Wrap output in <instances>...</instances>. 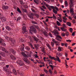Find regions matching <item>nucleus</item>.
Listing matches in <instances>:
<instances>
[{
  "label": "nucleus",
  "mask_w": 76,
  "mask_h": 76,
  "mask_svg": "<svg viewBox=\"0 0 76 76\" xmlns=\"http://www.w3.org/2000/svg\"><path fill=\"white\" fill-rule=\"evenodd\" d=\"M10 51L13 54H14V55H15V53H16V51H15L14 50L12 49H10Z\"/></svg>",
  "instance_id": "f8f14e48"
},
{
  "label": "nucleus",
  "mask_w": 76,
  "mask_h": 76,
  "mask_svg": "<svg viewBox=\"0 0 76 76\" xmlns=\"http://www.w3.org/2000/svg\"><path fill=\"white\" fill-rule=\"evenodd\" d=\"M65 35L67 37H68L69 35V32L66 31L65 33Z\"/></svg>",
  "instance_id": "2f4dec72"
},
{
  "label": "nucleus",
  "mask_w": 76,
  "mask_h": 76,
  "mask_svg": "<svg viewBox=\"0 0 76 76\" xmlns=\"http://www.w3.org/2000/svg\"><path fill=\"white\" fill-rule=\"evenodd\" d=\"M44 31H43V33L44 35H45L46 37H48V35H47V34H48V33H47V31H46L45 29H44Z\"/></svg>",
  "instance_id": "9b49d317"
},
{
  "label": "nucleus",
  "mask_w": 76,
  "mask_h": 76,
  "mask_svg": "<svg viewBox=\"0 0 76 76\" xmlns=\"http://www.w3.org/2000/svg\"><path fill=\"white\" fill-rule=\"evenodd\" d=\"M51 45L52 46V47H54V42H51Z\"/></svg>",
  "instance_id": "58836bf2"
},
{
  "label": "nucleus",
  "mask_w": 76,
  "mask_h": 76,
  "mask_svg": "<svg viewBox=\"0 0 76 76\" xmlns=\"http://www.w3.org/2000/svg\"><path fill=\"white\" fill-rule=\"evenodd\" d=\"M66 24L69 26H71V25H72V24L69 22H67L66 23Z\"/></svg>",
  "instance_id": "6ab92c4d"
},
{
  "label": "nucleus",
  "mask_w": 76,
  "mask_h": 76,
  "mask_svg": "<svg viewBox=\"0 0 76 76\" xmlns=\"http://www.w3.org/2000/svg\"><path fill=\"white\" fill-rule=\"evenodd\" d=\"M45 22H48V19L47 18L45 20Z\"/></svg>",
  "instance_id": "774afa93"
},
{
  "label": "nucleus",
  "mask_w": 76,
  "mask_h": 76,
  "mask_svg": "<svg viewBox=\"0 0 76 76\" xmlns=\"http://www.w3.org/2000/svg\"><path fill=\"white\" fill-rule=\"evenodd\" d=\"M22 10L24 12H25V13H27L28 12L26 9H22Z\"/></svg>",
  "instance_id": "4be33fe9"
},
{
  "label": "nucleus",
  "mask_w": 76,
  "mask_h": 76,
  "mask_svg": "<svg viewBox=\"0 0 76 76\" xmlns=\"http://www.w3.org/2000/svg\"><path fill=\"white\" fill-rule=\"evenodd\" d=\"M58 51H61V48L60 47H58Z\"/></svg>",
  "instance_id": "cd10ccee"
},
{
  "label": "nucleus",
  "mask_w": 76,
  "mask_h": 76,
  "mask_svg": "<svg viewBox=\"0 0 76 76\" xmlns=\"http://www.w3.org/2000/svg\"><path fill=\"white\" fill-rule=\"evenodd\" d=\"M3 69H4V70H5V71L7 72V74H9V75L10 74V73H11V72H9V71L7 72V70L6 68V67H4Z\"/></svg>",
  "instance_id": "2eb2a0df"
},
{
  "label": "nucleus",
  "mask_w": 76,
  "mask_h": 76,
  "mask_svg": "<svg viewBox=\"0 0 76 76\" xmlns=\"http://www.w3.org/2000/svg\"><path fill=\"white\" fill-rule=\"evenodd\" d=\"M26 50H28V51H29V50H30V48H29V47H28V46H26Z\"/></svg>",
  "instance_id": "7c9ffc66"
},
{
  "label": "nucleus",
  "mask_w": 76,
  "mask_h": 76,
  "mask_svg": "<svg viewBox=\"0 0 76 76\" xmlns=\"http://www.w3.org/2000/svg\"><path fill=\"white\" fill-rule=\"evenodd\" d=\"M56 23L57 25H58V26H60V25H61V24H60V22H58V21H57Z\"/></svg>",
  "instance_id": "c85d7f7f"
},
{
  "label": "nucleus",
  "mask_w": 76,
  "mask_h": 76,
  "mask_svg": "<svg viewBox=\"0 0 76 76\" xmlns=\"http://www.w3.org/2000/svg\"><path fill=\"white\" fill-rule=\"evenodd\" d=\"M75 32H76L75 31L74 32H73L72 33V36H74L75 35Z\"/></svg>",
  "instance_id": "6e6d98bb"
},
{
  "label": "nucleus",
  "mask_w": 76,
  "mask_h": 76,
  "mask_svg": "<svg viewBox=\"0 0 76 76\" xmlns=\"http://www.w3.org/2000/svg\"><path fill=\"white\" fill-rule=\"evenodd\" d=\"M2 50V51H5V50H6L5 48H2V49H1Z\"/></svg>",
  "instance_id": "052dcab7"
},
{
  "label": "nucleus",
  "mask_w": 76,
  "mask_h": 76,
  "mask_svg": "<svg viewBox=\"0 0 76 76\" xmlns=\"http://www.w3.org/2000/svg\"><path fill=\"white\" fill-rule=\"evenodd\" d=\"M20 19H21V17H19L18 18H17V21H18V20H20Z\"/></svg>",
  "instance_id": "ea45409f"
},
{
  "label": "nucleus",
  "mask_w": 76,
  "mask_h": 76,
  "mask_svg": "<svg viewBox=\"0 0 76 76\" xmlns=\"http://www.w3.org/2000/svg\"><path fill=\"white\" fill-rule=\"evenodd\" d=\"M43 22L45 24V26H47V24L45 23V21H43Z\"/></svg>",
  "instance_id": "49530a36"
},
{
  "label": "nucleus",
  "mask_w": 76,
  "mask_h": 76,
  "mask_svg": "<svg viewBox=\"0 0 76 76\" xmlns=\"http://www.w3.org/2000/svg\"><path fill=\"white\" fill-rule=\"evenodd\" d=\"M70 13H74V11H73V8H71L70 9Z\"/></svg>",
  "instance_id": "a878e982"
},
{
  "label": "nucleus",
  "mask_w": 76,
  "mask_h": 76,
  "mask_svg": "<svg viewBox=\"0 0 76 76\" xmlns=\"http://www.w3.org/2000/svg\"><path fill=\"white\" fill-rule=\"evenodd\" d=\"M70 4V8H72L73 6V4Z\"/></svg>",
  "instance_id": "72a5a7b5"
},
{
  "label": "nucleus",
  "mask_w": 76,
  "mask_h": 76,
  "mask_svg": "<svg viewBox=\"0 0 76 76\" xmlns=\"http://www.w3.org/2000/svg\"><path fill=\"white\" fill-rule=\"evenodd\" d=\"M43 3H44V4H45L46 6H47L46 5H48V7H50V6L49 5L47 4L44 1Z\"/></svg>",
  "instance_id": "a19ab883"
},
{
  "label": "nucleus",
  "mask_w": 76,
  "mask_h": 76,
  "mask_svg": "<svg viewBox=\"0 0 76 76\" xmlns=\"http://www.w3.org/2000/svg\"><path fill=\"white\" fill-rule=\"evenodd\" d=\"M17 11H18V12L20 13H22V12H21V11L20 10V9H19V8L18 7L17 8Z\"/></svg>",
  "instance_id": "b1692460"
},
{
  "label": "nucleus",
  "mask_w": 76,
  "mask_h": 76,
  "mask_svg": "<svg viewBox=\"0 0 76 76\" xmlns=\"http://www.w3.org/2000/svg\"><path fill=\"white\" fill-rule=\"evenodd\" d=\"M35 58H38V56H37V54L35 55Z\"/></svg>",
  "instance_id": "338daca9"
},
{
  "label": "nucleus",
  "mask_w": 76,
  "mask_h": 76,
  "mask_svg": "<svg viewBox=\"0 0 76 76\" xmlns=\"http://www.w3.org/2000/svg\"><path fill=\"white\" fill-rule=\"evenodd\" d=\"M53 19H56V17L55 16V15H54V14H53Z\"/></svg>",
  "instance_id": "c9c22d12"
},
{
  "label": "nucleus",
  "mask_w": 76,
  "mask_h": 76,
  "mask_svg": "<svg viewBox=\"0 0 76 76\" xmlns=\"http://www.w3.org/2000/svg\"><path fill=\"white\" fill-rule=\"evenodd\" d=\"M10 58L11 59H12V60H16V58H15L14 56L12 55H10Z\"/></svg>",
  "instance_id": "ddd939ff"
},
{
  "label": "nucleus",
  "mask_w": 76,
  "mask_h": 76,
  "mask_svg": "<svg viewBox=\"0 0 76 76\" xmlns=\"http://www.w3.org/2000/svg\"><path fill=\"white\" fill-rule=\"evenodd\" d=\"M49 57L51 59V60H54L55 61H58L59 63H61V61H60V58L59 57H58L57 58H56L54 57H52L50 56H49Z\"/></svg>",
  "instance_id": "7ed1b4c3"
},
{
  "label": "nucleus",
  "mask_w": 76,
  "mask_h": 76,
  "mask_svg": "<svg viewBox=\"0 0 76 76\" xmlns=\"http://www.w3.org/2000/svg\"><path fill=\"white\" fill-rule=\"evenodd\" d=\"M72 22H73V23H76L75 20L74 19L72 21Z\"/></svg>",
  "instance_id": "4d7b16f0"
},
{
  "label": "nucleus",
  "mask_w": 76,
  "mask_h": 76,
  "mask_svg": "<svg viewBox=\"0 0 76 76\" xmlns=\"http://www.w3.org/2000/svg\"><path fill=\"white\" fill-rule=\"evenodd\" d=\"M46 6L48 8V9H49L50 11H51V9H53V13L55 14H57V11L55 10V7H54L51 6L48 7V5H46Z\"/></svg>",
  "instance_id": "f257e3e1"
},
{
  "label": "nucleus",
  "mask_w": 76,
  "mask_h": 76,
  "mask_svg": "<svg viewBox=\"0 0 76 76\" xmlns=\"http://www.w3.org/2000/svg\"><path fill=\"white\" fill-rule=\"evenodd\" d=\"M49 72L50 74H52V71H51V69H49Z\"/></svg>",
  "instance_id": "864d4df0"
},
{
  "label": "nucleus",
  "mask_w": 76,
  "mask_h": 76,
  "mask_svg": "<svg viewBox=\"0 0 76 76\" xmlns=\"http://www.w3.org/2000/svg\"><path fill=\"white\" fill-rule=\"evenodd\" d=\"M61 29L62 30V31H64V32L66 31V30H64L62 27H61Z\"/></svg>",
  "instance_id": "c03bdc74"
},
{
  "label": "nucleus",
  "mask_w": 76,
  "mask_h": 76,
  "mask_svg": "<svg viewBox=\"0 0 76 76\" xmlns=\"http://www.w3.org/2000/svg\"><path fill=\"white\" fill-rule=\"evenodd\" d=\"M55 9H56V10H57V11H58V8H57V7L56 6L55 7Z\"/></svg>",
  "instance_id": "3c124183"
},
{
  "label": "nucleus",
  "mask_w": 76,
  "mask_h": 76,
  "mask_svg": "<svg viewBox=\"0 0 76 76\" xmlns=\"http://www.w3.org/2000/svg\"><path fill=\"white\" fill-rule=\"evenodd\" d=\"M3 8H4V9H7L9 8V7L8 6H3Z\"/></svg>",
  "instance_id": "bb28decb"
},
{
  "label": "nucleus",
  "mask_w": 76,
  "mask_h": 76,
  "mask_svg": "<svg viewBox=\"0 0 76 76\" xmlns=\"http://www.w3.org/2000/svg\"><path fill=\"white\" fill-rule=\"evenodd\" d=\"M58 57H61V56H62V53H58Z\"/></svg>",
  "instance_id": "e433bc0d"
},
{
  "label": "nucleus",
  "mask_w": 76,
  "mask_h": 76,
  "mask_svg": "<svg viewBox=\"0 0 76 76\" xmlns=\"http://www.w3.org/2000/svg\"><path fill=\"white\" fill-rule=\"evenodd\" d=\"M22 54V55H23V56H24V57H28V55H27L26 54H25L24 53H23Z\"/></svg>",
  "instance_id": "a211bd4d"
},
{
  "label": "nucleus",
  "mask_w": 76,
  "mask_h": 76,
  "mask_svg": "<svg viewBox=\"0 0 76 76\" xmlns=\"http://www.w3.org/2000/svg\"><path fill=\"white\" fill-rule=\"evenodd\" d=\"M30 45L31 46V48H32L33 47V46L31 44V43L30 44Z\"/></svg>",
  "instance_id": "0e129e2a"
},
{
  "label": "nucleus",
  "mask_w": 76,
  "mask_h": 76,
  "mask_svg": "<svg viewBox=\"0 0 76 76\" xmlns=\"http://www.w3.org/2000/svg\"><path fill=\"white\" fill-rule=\"evenodd\" d=\"M1 13H0V19H1V20L2 22H6V19L4 17H1Z\"/></svg>",
  "instance_id": "39448f33"
},
{
  "label": "nucleus",
  "mask_w": 76,
  "mask_h": 76,
  "mask_svg": "<svg viewBox=\"0 0 76 76\" xmlns=\"http://www.w3.org/2000/svg\"><path fill=\"white\" fill-rule=\"evenodd\" d=\"M9 40L11 42H12V43H13V44H15V40L14 39L11 38H10Z\"/></svg>",
  "instance_id": "9d476101"
},
{
  "label": "nucleus",
  "mask_w": 76,
  "mask_h": 76,
  "mask_svg": "<svg viewBox=\"0 0 76 76\" xmlns=\"http://www.w3.org/2000/svg\"><path fill=\"white\" fill-rule=\"evenodd\" d=\"M52 41H53L54 43H55L56 44L57 43H58V42L55 41L54 39L52 38Z\"/></svg>",
  "instance_id": "aec40b11"
},
{
  "label": "nucleus",
  "mask_w": 76,
  "mask_h": 76,
  "mask_svg": "<svg viewBox=\"0 0 76 76\" xmlns=\"http://www.w3.org/2000/svg\"><path fill=\"white\" fill-rule=\"evenodd\" d=\"M23 60L26 63H28V64H30V62H29V61L26 58H23Z\"/></svg>",
  "instance_id": "6e6552de"
},
{
  "label": "nucleus",
  "mask_w": 76,
  "mask_h": 76,
  "mask_svg": "<svg viewBox=\"0 0 76 76\" xmlns=\"http://www.w3.org/2000/svg\"><path fill=\"white\" fill-rule=\"evenodd\" d=\"M66 42H71L72 41L70 40H66Z\"/></svg>",
  "instance_id": "603ef678"
},
{
  "label": "nucleus",
  "mask_w": 76,
  "mask_h": 76,
  "mask_svg": "<svg viewBox=\"0 0 76 76\" xmlns=\"http://www.w3.org/2000/svg\"><path fill=\"white\" fill-rule=\"evenodd\" d=\"M3 42V39H0V43H1Z\"/></svg>",
  "instance_id": "13d9d810"
},
{
  "label": "nucleus",
  "mask_w": 76,
  "mask_h": 76,
  "mask_svg": "<svg viewBox=\"0 0 76 76\" xmlns=\"http://www.w3.org/2000/svg\"><path fill=\"white\" fill-rule=\"evenodd\" d=\"M18 64H19L20 66H22L24 65V64L23 63V62H22L21 61H20V62L18 63Z\"/></svg>",
  "instance_id": "dca6fc26"
},
{
  "label": "nucleus",
  "mask_w": 76,
  "mask_h": 76,
  "mask_svg": "<svg viewBox=\"0 0 76 76\" xmlns=\"http://www.w3.org/2000/svg\"><path fill=\"white\" fill-rule=\"evenodd\" d=\"M34 3H35L36 4H38V3L37 2V1H36V0H34Z\"/></svg>",
  "instance_id": "bf43d9fd"
},
{
  "label": "nucleus",
  "mask_w": 76,
  "mask_h": 76,
  "mask_svg": "<svg viewBox=\"0 0 76 76\" xmlns=\"http://www.w3.org/2000/svg\"><path fill=\"white\" fill-rule=\"evenodd\" d=\"M49 35L50 36V37H53V35H52V34H51V33H50L49 34Z\"/></svg>",
  "instance_id": "8fccbe9b"
},
{
  "label": "nucleus",
  "mask_w": 76,
  "mask_h": 76,
  "mask_svg": "<svg viewBox=\"0 0 76 76\" xmlns=\"http://www.w3.org/2000/svg\"><path fill=\"white\" fill-rule=\"evenodd\" d=\"M0 55H1V56H3V57L4 56V53L1 52H0Z\"/></svg>",
  "instance_id": "412c9836"
},
{
  "label": "nucleus",
  "mask_w": 76,
  "mask_h": 76,
  "mask_svg": "<svg viewBox=\"0 0 76 76\" xmlns=\"http://www.w3.org/2000/svg\"><path fill=\"white\" fill-rule=\"evenodd\" d=\"M55 39L59 41H61V40H60V39H62V37L59 35H57L56 36V38H55Z\"/></svg>",
  "instance_id": "423d86ee"
},
{
  "label": "nucleus",
  "mask_w": 76,
  "mask_h": 76,
  "mask_svg": "<svg viewBox=\"0 0 76 76\" xmlns=\"http://www.w3.org/2000/svg\"><path fill=\"white\" fill-rule=\"evenodd\" d=\"M0 45L3 46H6V44L4 42H2L0 43Z\"/></svg>",
  "instance_id": "393cba45"
},
{
  "label": "nucleus",
  "mask_w": 76,
  "mask_h": 76,
  "mask_svg": "<svg viewBox=\"0 0 76 76\" xmlns=\"http://www.w3.org/2000/svg\"><path fill=\"white\" fill-rule=\"evenodd\" d=\"M22 30H23L24 32H22L23 34H28V31H26V27L25 26H23V29Z\"/></svg>",
  "instance_id": "20e7f679"
},
{
  "label": "nucleus",
  "mask_w": 76,
  "mask_h": 76,
  "mask_svg": "<svg viewBox=\"0 0 76 76\" xmlns=\"http://www.w3.org/2000/svg\"><path fill=\"white\" fill-rule=\"evenodd\" d=\"M70 32L71 33H72V32H73V28H70Z\"/></svg>",
  "instance_id": "79ce46f5"
},
{
  "label": "nucleus",
  "mask_w": 76,
  "mask_h": 76,
  "mask_svg": "<svg viewBox=\"0 0 76 76\" xmlns=\"http://www.w3.org/2000/svg\"><path fill=\"white\" fill-rule=\"evenodd\" d=\"M35 28L37 29H39V27L38 26H35Z\"/></svg>",
  "instance_id": "a18cd8bd"
},
{
  "label": "nucleus",
  "mask_w": 76,
  "mask_h": 76,
  "mask_svg": "<svg viewBox=\"0 0 76 76\" xmlns=\"http://www.w3.org/2000/svg\"><path fill=\"white\" fill-rule=\"evenodd\" d=\"M44 72H45V73H48V72L47 70H46L45 69V68H44Z\"/></svg>",
  "instance_id": "37998d69"
},
{
  "label": "nucleus",
  "mask_w": 76,
  "mask_h": 76,
  "mask_svg": "<svg viewBox=\"0 0 76 76\" xmlns=\"http://www.w3.org/2000/svg\"><path fill=\"white\" fill-rule=\"evenodd\" d=\"M28 17L30 18V19H34V18H33V16L30 15L28 16Z\"/></svg>",
  "instance_id": "c756f323"
},
{
  "label": "nucleus",
  "mask_w": 76,
  "mask_h": 76,
  "mask_svg": "<svg viewBox=\"0 0 76 76\" xmlns=\"http://www.w3.org/2000/svg\"><path fill=\"white\" fill-rule=\"evenodd\" d=\"M52 33H53L54 34V35H56V34H57V35H59V33L58 32L57 30L56 29H54L53 31H51Z\"/></svg>",
  "instance_id": "0eeeda50"
},
{
  "label": "nucleus",
  "mask_w": 76,
  "mask_h": 76,
  "mask_svg": "<svg viewBox=\"0 0 76 76\" xmlns=\"http://www.w3.org/2000/svg\"><path fill=\"white\" fill-rule=\"evenodd\" d=\"M61 35L62 37H65V35H66L64 33H62Z\"/></svg>",
  "instance_id": "f704fd0d"
},
{
  "label": "nucleus",
  "mask_w": 76,
  "mask_h": 76,
  "mask_svg": "<svg viewBox=\"0 0 76 76\" xmlns=\"http://www.w3.org/2000/svg\"><path fill=\"white\" fill-rule=\"evenodd\" d=\"M5 28L7 30V31H9L11 30V28L7 26L5 27Z\"/></svg>",
  "instance_id": "4468645a"
},
{
  "label": "nucleus",
  "mask_w": 76,
  "mask_h": 76,
  "mask_svg": "<svg viewBox=\"0 0 76 76\" xmlns=\"http://www.w3.org/2000/svg\"><path fill=\"white\" fill-rule=\"evenodd\" d=\"M65 54L66 57H67V53H65Z\"/></svg>",
  "instance_id": "e2e57ef3"
},
{
  "label": "nucleus",
  "mask_w": 76,
  "mask_h": 76,
  "mask_svg": "<svg viewBox=\"0 0 76 76\" xmlns=\"http://www.w3.org/2000/svg\"><path fill=\"white\" fill-rule=\"evenodd\" d=\"M65 5L66 7L68 6V4H67V1H65Z\"/></svg>",
  "instance_id": "5701e85b"
},
{
  "label": "nucleus",
  "mask_w": 76,
  "mask_h": 76,
  "mask_svg": "<svg viewBox=\"0 0 76 76\" xmlns=\"http://www.w3.org/2000/svg\"><path fill=\"white\" fill-rule=\"evenodd\" d=\"M36 16L37 18H39V15H38L37 14L36 15Z\"/></svg>",
  "instance_id": "69168bd1"
},
{
  "label": "nucleus",
  "mask_w": 76,
  "mask_h": 76,
  "mask_svg": "<svg viewBox=\"0 0 76 76\" xmlns=\"http://www.w3.org/2000/svg\"><path fill=\"white\" fill-rule=\"evenodd\" d=\"M20 4H22L23 5H24V4H25V3H23V1L22 0H20L19 1Z\"/></svg>",
  "instance_id": "f3484780"
},
{
  "label": "nucleus",
  "mask_w": 76,
  "mask_h": 76,
  "mask_svg": "<svg viewBox=\"0 0 76 76\" xmlns=\"http://www.w3.org/2000/svg\"><path fill=\"white\" fill-rule=\"evenodd\" d=\"M57 20H59V22H62V20H61L60 19V18H58Z\"/></svg>",
  "instance_id": "09e8293b"
},
{
  "label": "nucleus",
  "mask_w": 76,
  "mask_h": 76,
  "mask_svg": "<svg viewBox=\"0 0 76 76\" xmlns=\"http://www.w3.org/2000/svg\"><path fill=\"white\" fill-rule=\"evenodd\" d=\"M18 73L19 75V74L21 73V72H20V70H17Z\"/></svg>",
  "instance_id": "5fc2aeb1"
},
{
  "label": "nucleus",
  "mask_w": 76,
  "mask_h": 76,
  "mask_svg": "<svg viewBox=\"0 0 76 76\" xmlns=\"http://www.w3.org/2000/svg\"><path fill=\"white\" fill-rule=\"evenodd\" d=\"M49 66L51 67V68H52V69L53 70L54 68L53 67V65H49Z\"/></svg>",
  "instance_id": "de8ad7c7"
},
{
  "label": "nucleus",
  "mask_w": 76,
  "mask_h": 76,
  "mask_svg": "<svg viewBox=\"0 0 76 76\" xmlns=\"http://www.w3.org/2000/svg\"><path fill=\"white\" fill-rule=\"evenodd\" d=\"M34 40H35V41H37V42H41V41H40L39 39H38V38L35 37H34Z\"/></svg>",
  "instance_id": "1a4fd4ad"
},
{
  "label": "nucleus",
  "mask_w": 76,
  "mask_h": 76,
  "mask_svg": "<svg viewBox=\"0 0 76 76\" xmlns=\"http://www.w3.org/2000/svg\"><path fill=\"white\" fill-rule=\"evenodd\" d=\"M68 18L69 19H70L71 20H72V18L71 17L69 16Z\"/></svg>",
  "instance_id": "680f3d73"
},
{
  "label": "nucleus",
  "mask_w": 76,
  "mask_h": 76,
  "mask_svg": "<svg viewBox=\"0 0 76 76\" xmlns=\"http://www.w3.org/2000/svg\"><path fill=\"white\" fill-rule=\"evenodd\" d=\"M32 23L33 24H38V23H37V22L34 21H32Z\"/></svg>",
  "instance_id": "473e14b6"
},
{
  "label": "nucleus",
  "mask_w": 76,
  "mask_h": 76,
  "mask_svg": "<svg viewBox=\"0 0 76 76\" xmlns=\"http://www.w3.org/2000/svg\"><path fill=\"white\" fill-rule=\"evenodd\" d=\"M13 73L15 75H17L18 74L16 71H14V72H13Z\"/></svg>",
  "instance_id": "4c0bfd02"
},
{
  "label": "nucleus",
  "mask_w": 76,
  "mask_h": 76,
  "mask_svg": "<svg viewBox=\"0 0 76 76\" xmlns=\"http://www.w3.org/2000/svg\"><path fill=\"white\" fill-rule=\"evenodd\" d=\"M30 29H30L29 31H30V32H31V33H32V32H31V31H32L33 32L35 33V34H36V33L37 32L36 28H34V26H30Z\"/></svg>",
  "instance_id": "f03ea898"
}]
</instances>
